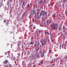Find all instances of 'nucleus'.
Segmentation results:
<instances>
[{
  "mask_svg": "<svg viewBox=\"0 0 67 67\" xmlns=\"http://www.w3.org/2000/svg\"><path fill=\"white\" fill-rule=\"evenodd\" d=\"M47 41V38H46L45 39H44V41L42 42H41V44L42 45V46H44V45L45 44H46V43H45V42H46Z\"/></svg>",
  "mask_w": 67,
  "mask_h": 67,
  "instance_id": "1",
  "label": "nucleus"
},
{
  "mask_svg": "<svg viewBox=\"0 0 67 67\" xmlns=\"http://www.w3.org/2000/svg\"><path fill=\"white\" fill-rule=\"evenodd\" d=\"M42 15V14L40 13L39 16H38V14H37V16H36V15H35L36 18H38V19H40V18L41 17V16Z\"/></svg>",
  "mask_w": 67,
  "mask_h": 67,
  "instance_id": "2",
  "label": "nucleus"
},
{
  "mask_svg": "<svg viewBox=\"0 0 67 67\" xmlns=\"http://www.w3.org/2000/svg\"><path fill=\"white\" fill-rule=\"evenodd\" d=\"M41 12V13L42 14V15L43 16H44V15H45L47 14L46 12L42 10Z\"/></svg>",
  "mask_w": 67,
  "mask_h": 67,
  "instance_id": "3",
  "label": "nucleus"
},
{
  "mask_svg": "<svg viewBox=\"0 0 67 67\" xmlns=\"http://www.w3.org/2000/svg\"><path fill=\"white\" fill-rule=\"evenodd\" d=\"M7 57L8 58L9 57H10H10H12V54L10 53H8V55L7 56Z\"/></svg>",
  "mask_w": 67,
  "mask_h": 67,
  "instance_id": "4",
  "label": "nucleus"
},
{
  "mask_svg": "<svg viewBox=\"0 0 67 67\" xmlns=\"http://www.w3.org/2000/svg\"><path fill=\"white\" fill-rule=\"evenodd\" d=\"M7 63H9V62L8 61V60H6L4 62H3V63L5 64H7Z\"/></svg>",
  "mask_w": 67,
  "mask_h": 67,
  "instance_id": "5",
  "label": "nucleus"
},
{
  "mask_svg": "<svg viewBox=\"0 0 67 67\" xmlns=\"http://www.w3.org/2000/svg\"><path fill=\"white\" fill-rule=\"evenodd\" d=\"M35 10H33L32 11V15H34L35 13Z\"/></svg>",
  "mask_w": 67,
  "mask_h": 67,
  "instance_id": "6",
  "label": "nucleus"
},
{
  "mask_svg": "<svg viewBox=\"0 0 67 67\" xmlns=\"http://www.w3.org/2000/svg\"><path fill=\"white\" fill-rule=\"evenodd\" d=\"M41 56H44V53L43 52L41 54Z\"/></svg>",
  "mask_w": 67,
  "mask_h": 67,
  "instance_id": "7",
  "label": "nucleus"
},
{
  "mask_svg": "<svg viewBox=\"0 0 67 67\" xmlns=\"http://www.w3.org/2000/svg\"><path fill=\"white\" fill-rule=\"evenodd\" d=\"M9 24V23H8V21L6 22V25H7V26H8V25Z\"/></svg>",
  "mask_w": 67,
  "mask_h": 67,
  "instance_id": "8",
  "label": "nucleus"
},
{
  "mask_svg": "<svg viewBox=\"0 0 67 67\" xmlns=\"http://www.w3.org/2000/svg\"><path fill=\"white\" fill-rule=\"evenodd\" d=\"M36 51L37 52L38 51V47L37 46L36 47Z\"/></svg>",
  "mask_w": 67,
  "mask_h": 67,
  "instance_id": "9",
  "label": "nucleus"
},
{
  "mask_svg": "<svg viewBox=\"0 0 67 67\" xmlns=\"http://www.w3.org/2000/svg\"><path fill=\"white\" fill-rule=\"evenodd\" d=\"M64 29L66 30V27H65V26L64 25L63 26V29L64 30Z\"/></svg>",
  "mask_w": 67,
  "mask_h": 67,
  "instance_id": "10",
  "label": "nucleus"
},
{
  "mask_svg": "<svg viewBox=\"0 0 67 67\" xmlns=\"http://www.w3.org/2000/svg\"><path fill=\"white\" fill-rule=\"evenodd\" d=\"M30 44H32V45H33V44H34L33 43V42H31L30 43Z\"/></svg>",
  "mask_w": 67,
  "mask_h": 67,
  "instance_id": "11",
  "label": "nucleus"
},
{
  "mask_svg": "<svg viewBox=\"0 0 67 67\" xmlns=\"http://www.w3.org/2000/svg\"><path fill=\"white\" fill-rule=\"evenodd\" d=\"M51 52H52V50H50L49 51V53H51Z\"/></svg>",
  "mask_w": 67,
  "mask_h": 67,
  "instance_id": "12",
  "label": "nucleus"
},
{
  "mask_svg": "<svg viewBox=\"0 0 67 67\" xmlns=\"http://www.w3.org/2000/svg\"><path fill=\"white\" fill-rule=\"evenodd\" d=\"M27 8H29L30 7V5L28 4L27 6Z\"/></svg>",
  "mask_w": 67,
  "mask_h": 67,
  "instance_id": "13",
  "label": "nucleus"
},
{
  "mask_svg": "<svg viewBox=\"0 0 67 67\" xmlns=\"http://www.w3.org/2000/svg\"><path fill=\"white\" fill-rule=\"evenodd\" d=\"M24 4H25V3H24V2H23V5H22V6H23V5H24Z\"/></svg>",
  "mask_w": 67,
  "mask_h": 67,
  "instance_id": "14",
  "label": "nucleus"
},
{
  "mask_svg": "<svg viewBox=\"0 0 67 67\" xmlns=\"http://www.w3.org/2000/svg\"><path fill=\"white\" fill-rule=\"evenodd\" d=\"M41 64H43V61L41 62Z\"/></svg>",
  "mask_w": 67,
  "mask_h": 67,
  "instance_id": "15",
  "label": "nucleus"
},
{
  "mask_svg": "<svg viewBox=\"0 0 67 67\" xmlns=\"http://www.w3.org/2000/svg\"><path fill=\"white\" fill-rule=\"evenodd\" d=\"M66 0H63V2H66Z\"/></svg>",
  "mask_w": 67,
  "mask_h": 67,
  "instance_id": "16",
  "label": "nucleus"
},
{
  "mask_svg": "<svg viewBox=\"0 0 67 67\" xmlns=\"http://www.w3.org/2000/svg\"><path fill=\"white\" fill-rule=\"evenodd\" d=\"M5 22H6V20H4V21H3L4 23H5Z\"/></svg>",
  "mask_w": 67,
  "mask_h": 67,
  "instance_id": "17",
  "label": "nucleus"
},
{
  "mask_svg": "<svg viewBox=\"0 0 67 67\" xmlns=\"http://www.w3.org/2000/svg\"><path fill=\"white\" fill-rule=\"evenodd\" d=\"M65 58H66V59H67V55H66V56L65 57Z\"/></svg>",
  "mask_w": 67,
  "mask_h": 67,
  "instance_id": "18",
  "label": "nucleus"
},
{
  "mask_svg": "<svg viewBox=\"0 0 67 67\" xmlns=\"http://www.w3.org/2000/svg\"><path fill=\"white\" fill-rule=\"evenodd\" d=\"M55 25H53L52 27H54V26H55Z\"/></svg>",
  "mask_w": 67,
  "mask_h": 67,
  "instance_id": "19",
  "label": "nucleus"
},
{
  "mask_svg": "<svg viewBox=\"0 0 67 67\" xmlns=\"http://www.w3.org/2000/svg\"><path fill=\"white\" fill-rule=\"evenodd\" d=\"M3 3L2 2L1 3V6H2V4H3Z\"/></svg>",
  "mask_w": 67,
  "mask_h": 67,
  "instance_id": "20",
  "label": "nucleus"
},
{
  "mask_svg": "<svg viewBox=\"0 0 67 67\" xmlns=\"http://www.w3.org/2000/svg\"><path fill=\"white\" fill-rule=\"evenodd\" d=\"M55 61H56V60L55 59H54V62H55Z\"/></svg>",
  "mask_w": 67,
  "mask_h": 67,
  "instance_id": "21",
  "label": "nucleus"
},
{
  "mask_svg": "<svg viewBox=\"0 0 67 67\" xmlns=\"http://www.w3.org/2000/svg\"><path fill=\"white\" fill-rule=\"evenodd\" d=\"M54 40H52V42H54Z\"/></svg>",
  "mask_w": 67,
  "mask_h": 67,
  "instance_id": "22",
  "label": "nucleus"
},
{
  "mask_svg": "<svg viewBox=\"0 0 67 67\" xmlns=\"http://www.w3.org/2000/svg\"><path fill=\"white\" fill-rule=\"evenodd\" d=\"M56 28V27H53V29H54V30H55V28Z\"/></svg>",
  "mask_w": 67,
  "mask_h": 67,
  "instance_id": "23",
  "label": "nucleus"
},
{
  "mask_svg": "<svg viewBox=\"0 0 67 67\" xmlns=\"http://www.w3.org/2000/svg\"><path fill=\"white\" fill-rule=\"evenodd\" d=\"M9 1L10 2H12V0H9Z\"/></svg>",
  "mask_w": 67,
  "mask_h": 67,
  "instance_id": "24",
  "label": "nucleus"
},
{
  "mask_svg": "<svg viewBox=\"0 0 67 67\" xmlns=\"http://www.w3.org/2000/svg\"><path fill=\"white\" fill-rule=\"evenodd\" d=\"M36 33H37V34H38V33H37V31H36Z\"/></svg>",
  "mask_w": 67,
  "mask_h": 67,
  "instance_id": "25",
  "label": "nucleus"
},
{
  "mask_svg": "<svg viewBox=\"0 0 67 67\" xmlns=\"http://www.w3.org/2000/svg\"><path fill=\"white\" fill-rule=\"evenodd\" d=\"M66 45H67V44H64V46H66Z\"/></svg>",
  "mask_w": 67,
  "mask_h": 67,
  "instance_id": "26",
  "label": "nucleus"
},
{
  "mask_svg": "<svg viewBox=\"0 0 67 67\" xmlns=\"http://www.w3.org/2000/svg\"><path fill=\"white\" fill-rule=\"evenodd\" d=\"M18 56H20V54H18Z\"/></svg>",
  "mask_w": 67,
  "mask_h": 67,
  "instance_id": "27",
  "label": "nucleus"
},
{
  "mask_svg": "<svg viewBox=\"0 0 67 67\" xmlns=\"http://www.w3.org/2000/svg\"><path fill=\"white\" fill-rule=\"evenodd\" d=\"M59 30H60V28L59 29Z\"/></svg>",
  "mask_w": 67,
  "mask_h": 67,
  "instance_id": "28",
  "label": "nucleus"
},
{
  "mask_svg": "<svg viewBox=\"0 0 67 67\" xmlns=\"http://www.w3.org/2000/svg\"><path fill=\"white\" fill-rule=\"evenodd\" d=\"M47 34H49V33L48 32H47Z\"/></svg>",
  "mask_w": 67,
  "mask_h": 67,
  "instance_id": "29",
  "label": "nucleus"
},
{
  "mask_svg": "<svg viewBox=\"0 0 67 67\" xmlns=\"http://www.w3.org/2000/svg\"><path fill=\"white\" fill-rule=\"evenodd\" d=\"M64 46V44H63L62 45V47H63V46Z\"/></svg>",
  "mask_w": 67,
  "mask_h": 67,
  "instance_id": "30",
  "label": "nucleus"
},
{
  "mask_svg": "<svg viewBox=\"0 0 67 67\" xmlns=\"http://www.w3.org/2000/svg\"><path fill=\"white\" fill-rule=\"evenodd\" d=\"M5 54H7V53L5 52Z\"/></svg>",
  "mask_w": 67,
  "mask_h": 67,
  "instance_id": "31",
  "label": "nucleus"
},
{
  "mask_svg": "<svg viewBox=\"0 0 67 67\" xmlns=\"http://www.w3.org/2000/svg\"><path fill=\"white\" fill-rule=\"evenodd\" d=\"M53 17H54V16H55V15H53Z\"/></svg>",
  "mask_w": 67,
  "mask_h": 67,
  "instance_id": "32",
  "label": "nucleus"
},
{
  "mask_svg": "<svg viewBox=\"0 0 67 67\" xmlns=\"http://www.w3.org/2000/svg\"><path fill=\"white\" fill-rule=\"evenodd\" d=\"M5 67H7V66L6 65H5Z\"/></svg>",
  "mask_w": 67,
  "mask_h": 67,
  "instance_id": "33",
  "label": "nucleus"
},
{
  "mask_svg": "<svg viewBox=\"0 0 67 67\" xmlns=\"http://www.w3.org/2000/svg\"><path fill=\"white\" fill-rule=\"evenodd\" d=\"M9 67H12V66H10Z\"/></svg>",
  "mask_w": 67,
  "mask_h": 67,
  "instance_id": "34",
  "label": "nucleus"
},
{
  "mask_svg": "<svg viewBox=\"0 0 67 67\" xmlns=\"http://www.w3.org/2000/svg\"><path fill=\"white\" fill-rule=\"evenodd\" d=\"M22 48H23V46H22Z\"/></svg>",
  "mask_w": 67,
  "mask_h": 67,
  "instance_id": "35",
  "label": "nucleus"
},
{
  "mask_svg": "<svg viewBox=\"0 0 67 67\" xmlns=\"http://www.w3.org/2000/svg\"><path fill=\"white\" fill-rule=\"evenodd\" d=\"M47 22H48V21H47Z\"/></svg>",
  "mask_w": 67,
  "mask_h": 67,
  "instance_id": "36",
  "label": "nucleus"
},
{
  "mask_svg": "<svg viewBox=\"0 0 67 67\" xmlns=\"http://www.w3.org/2000/svg\"><path fill=\"white\" fill-rule=\"evenodd\" d=\"M18 45H19V44H18Z\"/></svg>",
  "mask_w": 67,
  "mask_h": 67,
  "instance_id": "37",
  "label": "nucleus"
},
{
  "mask_svg": "<svg viewBox=\"0 0 67 67\" xmlns=\"http://www.w3.org/2000/svg\"><path fill=\"white\" fill-rule=\"evenodd\" d=\"M60 46H61V45H60Z\"/></svg>",
  "mask_w": 67,
  "mask_h": 67,
  "instance_id": "38",
  "label": "nucleus"
},
{
  "mask_svg": "<svg viewBox=\"0 0 67 67\" xmlns=\"http://www.w3.org/2000/svg\"><path fill=\"white\" fill-rule=\"evenodd\" d=\"M61 30H62V28H61Z\"/></svg>",
  "mask_w": 67,
  "mask_h": 67,
  "instance_id": "39",
  "label": "nucleus"
},
{
  "mask_svg": "<svg viewBox=\"0 0 67 67\" xmlns=\"http://www.w3.org/2000/svg\"><path fill=\"white\" fill-rule=\"evenodd\" d=\"M44 1H45V0H44Z\"/></svg>",
  "mask_w": 67,
  "mask_h": 67,
  "instance_id": "40",
  "label": "nucleus"
},
{
  "mask_svg": "<svg viewBox=\"0 0 67 67\" xmlns=\"http://www.w3.org/2000/svg\"><path fill=\"white\" fill-rule=\"evenodd\" d=\"M40 32V31H39V32Z\"/></svg>",
  "mask_w": 67,
  "mask_h": 67,
  "instance_id": "41",
  "label": "nucleus"
},
{
  "mask_svg": "<svg viewBox=\"0 0 67 67\" xmlns=\"http://www.w3.org/2000/svg\"><path fill=\"white\" fill-rule=\"evenodd\" d=\"M66 30H67V29H66Z\"/></svg>",
  "mask_w": 67,
  "mask_h": 67,
  "instance_id": "42",
  "label": "nucleus"
}]
</instances>
